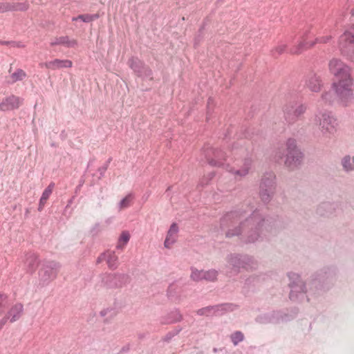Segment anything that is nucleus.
Segmentation results:
<instances>
[{
    "label": "nucleus",
    "instance_id": "obj_44",
    "mask_svg": "<svg viewBox=\"0 0 354 354\" xmlns=\"http://www.w3.org/2000/svg\"><path fill=\"white\" fill-rule=\"evenodd\" d=\"M122 276L120 274H109L106 277V281H115L116 279L120 278Z\"/></svg>",
    "mask_w": 354,
    "mask_h": 354
},
{
    "label": "nucleus",
    "instance_id": "obj_2",
    "mask_svg": "<svg viewBox=\"0 0 354 354\" xmlns=\"http://www.w3.org/2000/svg\"><path fill=\"white\" fill-rule=\"evenodd\" d=\"M330 72L335 76L333 88L343 106H347L353 99V82L350 68L340 59L334 58L328 64Z\"/></svg>",
    "mask_w": 354,
    "mask_h": 354
},
{
    "label": "nucleus",
    "instance_id": "obj_11",
    "mask_svg": "<svg viewBox=\"0 0 354 354\" xmlns=\"http://www.w3.org/2000/svg\"><path fill=\"white\" fill-rule=\"evenodd\" d=\"M228 263L234 269L239 270L240 268L246 270L254 268L252 259L248 256H241L239 254H230L227 257Z\"/></svg>",
    "mask_w": 354,
    "mask_h": 354
},
{
    "label": "nucleus",
    "instance_id": "obj_35",
    "mask_svg": "<svg viewBox=\"0 0 354 354\" xmlns=\"http://www.w3.org/2000/svg\"><path fill=\"white\" fill-rule=\"evenodd\" d=\"M204 270H198L196 268H192V273L190 278L194 281H199L203 280Z\"/></svg>",
    "mask_w": 354,
    "mask_h": 354
},
{
    "label": "nucleus",
    "instance_id": "obj_17",
    "mask_svg": "<svg viewBox=\"0 0 354 354\" xmlns=\"http://www.w3.org/2000/svg\"><path fill=\"white\" fill-rule=\"evenodd\" d=\"M306 86L313 92H319L322 87V80L316 74L311 73L306 77Z\"/></svg>",
    "mask_w": 354,
    "mask_h": 354
},
{
    "label": "nucleus",
    "instance_id": "obj_53",
    "mask_svg": "<svg viewBox=\"0 0 354 354\" xmlns=\"http://www.w3.org/2000/svg\"><path fill=\"white\" fill-rule=\"evenodd\" d=\"M217 351V349L216 348H214V352H216Z\"/></svg>",
    "mask_w": 354,
    "mask_h": 354
},
{
    "label": "nucleus",
    "instance_id": "obj_20",
    "mask_svg": "<svg viewBox=\"0 0 354 354\" xmlns=\"http://www.w3.org/2000/svg\"><path fill=\"white\" fill-rule=\"evenodd\" d=\"M183 316L179 310L176 309L170 312L166 317H162L160 322L162 324H170L182 320Z\"/></svg>",
    "mask_w": 354,
    "mask_h": 354
},
{
    "label": "nucleus",
    "instance_id": "obj_13",
    "mask_svg": "<svg viewBox=\"0 0 354 354\" xmlns=\"http://www.w3.org/2000/svg\"><path fill=\"white\" fill-rule=\"evenodd\" d=\"M24 313V306L21 303L14 304L6 313L4 317H2L7 323H14L18 321L22 316Z\"/></svg>",
    "mask_w": 354,
    "mask_h": 354
},
{
    "label": "nucleus",
    "instance_id": "obj_31",
    "mask_svg": "<svg viewBox=\"0 0 354 354\" xmlns=\"http://www.w3.org/2000/svg\"><path fill=\"white\" fill-rule=\"evenodd\" d=\"M134 199V195L132 193L127 194L123 199L118 203L119 210H122L131 206L133 200Z\"/></svg>",
    "mask_w": 354,
    "mask_h": 354
},
{
    "label": "nucleus",
    "instance_id": "obj_47",
    "mask_svg": "<svg viewBox=\"0 0 354 354\" xmlns=\"http://www.w3.org/2000/svg\"><path fill=\"white\" fill-rule=\"evenodd\" d=\"M7 2L0 3V12H8Z\"/></svg>",
    "mask_w": 354,
    "mask_h": 354
},
{
    "label": "nucleus",
    "instance_id": "obj_33",
    "mask_svg": "<svg viewBox=\"0 0 354 354\" xmlns=\"http://www.w3.org/2000/svg\"><path fill=\"white\" fill-rule=\"evenodd\" d=\"M129 239L130 234L129 232L123 231L120 234L116 248L118 249H122L129 242Z\"/></svg>",
    "mask_w": 354,
    "mask_h": 354
},
{
    "label": "nucleus",
    "instance_id": "obj_6",
    "mask_svg": "<svg viewBox=\"0 0 354 354\" xmlns=\"http://www.w3.org/2000/svg\"><path fill=\"white\" fill-rule=\"evenodd\" d=\"M276 190L275 175L273 172H266L261 178L259 185V196L261 201L269 203Z\"/></svg>",
    "mask_w": 354,
    "mask_h": 354
},
{
    "label": "nucleus",
    "instance_id": "obj_40",
    "mask_svg": "<svg viewBox=\"0 0 354 354\" xmlns=\"http://www.w3.org/2000/svg\"><path fill=\"white\" fill-rule=\"evenodd\" d=\"M214 173H209L207 176H204L200 181V185L203 186L208 184V183L214 178Z\"/></svg>",
    "mask_w": 354,
    "mask_h": 354
},
{
    "label": "nucleus",
    "instance_id": "obj_14",
    "mask_svg": "<svg viewBox=\"0 0 354 354\" xmlns=\"http://www.w3.org/2000/svg\"><path fill=\"white\" fill-rule=\"evenodd\" d=\"M23 99L21 97L11 95L0 103V110L3 111H8L18 109L22 104Z\"/></svg>",
    "mask_w": 354,
    "mask_h": 354
},
{
    "label": "nucleus",
    "instance_id": "obj_38",
    "mask_svg": "<svg viewBox=\"0 0 354 354\" xmlns=\"http://www.w3.org/2000/svg\"><path fill=\"white\" fill-rule=\"evenodd\" d=\"M231 340L234 346H236L239 342L244 339V335L241 331H236L230 336Z\"/></svg>",
    "mask_w": 354,
    "mask_h": 354
},
{
    "label": "nucleus",
    "instance_id": "obj_10",
    "mask_svg": "<svg viewBox=\"0 0 354 354\" xmlns=\"http://www.w3.org/2000/svg\"><path fill=\"white\" fill-rule=\"evenodd\" d=\"M59 268L60 264L58 262L54 261L46 262L39 272L40 279L44 282L53 280L57 277Z\"/></svg>",
    "mask_w": 354,
    "mask_h": 354
},
{
    "label": "nucleus",
    "instance_id": "obj_29",
    "mask_svg": "<svg viewBox=\"0 0 354 354\" xmlns=\"http://www.w3.org/2000/svg\"><path fill=\"white\" fill-rule=\"evenodd\" d=\"M26 76V73L24 70L18 68L15 72L10 75L8 83L13 84L18 81H21L25 79Z\"/></svg>",
    "mask_w": 354,
    "mask_h": 354
},
{
    "label": "nucleus",
    "instance_id": "obj_46",
    "mask_svg": "<svg viewBox=\"0 0 354 354\" xmlns=\"http://www.w3.org/2000/svg\"><path fill=\"white\" fill-rule=\"evenodd\" d=\"M304 36H305V43L307 44V45H306V47H308V49L313 48L315 44H317V42H316V39L313 41L308 42L306 41V39H307L306 36V35H304Z\"/></svg>",
    "mask_w": 354,
    "mask_h": 354
},
{
    "label": "nucleus",
    "instance_id": "obj_52",
    "mask_svg": "<svg viewBox=\"0 0 354 354\" xmlns=\"http://www.w3.org/2000/svg\"><path fill=\"white\" fill-rule=\"evenodd\" d=\"M11 70H12V66H10L9 70H8V72L10 73H11Z\"/></svg>",
    "mask_w": 354,
    "mask_h": 354
},
{
    "label": "nucleus",
    "instance_id": "obj_23",
    "mask_svg": "<svg viewBox=\"0 0 354 354\" xmlns=\"http://www.w3.org/2000/svg\"><path fill=\"white\" fill-rule=\"evenodd\" d=\"M335 210V205L330 203H324L317 208V214L320 216H330Z\"/></svg>",
    "mask_w": 354,
    "mask_h": 354
},
{
    "label": "nucleus",
    "instance_id": "obj_41",
    "mask_svg": "<svg viewBox=\"0 0 354 354\" xmlns=\"http://www.w3.org/2000/svg\"><path fill=\"white\" fill-rule=\"evenodd\" d=\"M180 330H178L175 332H169L166 335L162 337V341L168 342H169L175 335H176L179 333Z\"/></svg>",
    "mask_w": 354,
    "mask_h": 354
},
{
    "label": "nucleus",
    "instance_id": "obj_21",
    "mask_svg": "<svg viewBox=\"0 0 354 354\" xmlns=\"http://www.w3.org/2000/svg\"><path fill=\"white\" fill-rule=\"evenodd\" d=\"M52 46L57 45H64L68 48L74 47L77 45V41L75 39H70L68 36H63L55 38L51 42Z\"/></svg>",
    "mask_w": 354,
    "mask_h": 354
},
{
    "label": "nucleus",
    "instance_id": "obj_22",
    "mask_svg": "<svg viewBox=\"0 0 354 354\" xmlns=\"http://www.w3.org/2000/svg\"><path fill=\"white\" fill-rule=\"evenodd\" d=\"M345 43V46L347 44H354V26H351L346 30L339 38L340 45Z\"/></svg>",
    "mask_w": 354,
    "mask_h": 354
},
{
    "label": "nucleus",
    "instance_id": "obj_9",
    "mask_svg": "<svg viewBox=\"0 0 354 354\" xmlns=\"http://www.w3.org/2000/svg\"><path fill=\"white\" fill-rule=\"evenodd\" d=\"M128 65L138 77L152 79V71L138 58L131 57L128 61Z\"/></svg>",
    "mask_w": 354,
    "mask_h": 354
},
{
    "label": "nucleus",
    "instance_id": "obj_12",
    "mask_svg": "<svg viewBox=\"0 0 354 354\" xmlns=\"http://www.w3.org/2000/svg\"><path fill=\"white\" fill-rule=\"evenodd\" d=\"M234 310V306L230 304H224L216 306H209L205 308H202L198 309L196 311V313L198 315H205V316H211V315H219V312L223 313L226 311H232Z\"/></svg>",
    "mask_w": 354,
    "mask_h": 354
},
{
    "label": "nucleus",
    "instance_id": "obj_3",
    "mask_svg": "<svg viewBox=\"0 0 354 354\" xmlns=\"http://www.w3.org/2000/svg\"><path fill=\"white\" fill-rule=\"evenodd\" d=\"M274 158L279 163L283 162L287 168L293 170L301 164L304 154L297 147L296 140L288 138L284 146L275 151Z\"/></svg>",
    "mask_w": 354,
    "mask_h": 354
},
{
    "label": "nucleus",
    "instance_id": "obj_39",
    "mask_svg": "<svg viewBox=\"0 0 354 354\" xmlns=\"http://www.w3.org/2000/svg\"><path fill=\"white\" fill-rule=\"evenodd\" d=\"M55 187L54 183H51L49 184V185L44 189V191L42 193L41 199L42 201H46L48 199L50 196L51 195L53 188Z\"/></svg>",
    "mask_w": 354,
    "mask_h": 354
},
{
    "label": "nucleus",
    "instance_id": "obj_5",
    "mask_svg": "<svg viewBox=\"0 0 354 354\" xmlns=\"http://www.w3.org/2000/svg\"><path fill=\"white\" fill-rule=\"evenodd\" d=\"M313 122L324 136H328L336 131L337 119L331 112L327 111L318 112L315 115Z\"/></svg>",
    "mask_w": 354,
    "mask_h": 354
},
{
    "label": "nucleus",
    "instance_id": "obj_18",
    "mask_svg": "<svg viewBox=\"0 0 354 354\" xmlns=\"http://www.w3.org/2000/svg\"><path fill=\"white\" fill-rule=\"evenodd\" d=\"M178 232V227L176 223L171 225L164 242V246L166 248H170L176 241V236Z\"/></svg>",
    "mask_w": 354,
    "mask_h": 354
},
{
    "label": "nucleus",
    "instance_id": "obj_7",
    "mask_svg": "<svg viewBox=\"0 0 354 354\" xmlns=\"http://www.w3.org/2000/svg\"><path fill=\"white\" fill-rule=\"evenodd\" d=\"M306 106L300 104H288L284 106V118L287 122L293 124L306 112Z\"/></svg>",
    "mask_w": 354,
    "mask_h": 354
},
{
    "label": "nucleus",
    "instance_id": "obj_36",
    "mask_svg": "<svg viewBox=\"0 0 354 354\" xmlns=\"http://www.w3.org/2000/svg\"><path fill=\"white\" fill-rule=\"evenodd\" d=\"M8 306V296L6 294L0 293V316L4 313Z\"/></svg>",
    "mask_w": 354,
    "mask_h": 354
},
{
    "label": "nucleus",
    "instance_id": "obj_16",
    "mask_svg": "<svg viewBox=\"0 0 354 354\" xmlns=\"http://www.w3.org/2000/svg\"><path fill=\"white\" fill-rule=\"evenodd\" d=\"M40 66L51 70H57L64 68H71L73 62L69 59H55L54 60L41 64Z\"/></svg>",
    "mask_w": 354,
    "mask_h": 354
},
{
    "label": "nucleus",
    "instance_id": "obj_1",
    "mask_svg": "<svg viewBox=\"0 0 354 354\" xmlns=\"http://www.w3.org/2000/svg\"><path fill=\"white\" fill-rule=\"evenodd\" d=\"M265 218L259 210L252 211V208L248 209L239 208L227 212L221 220V226L223 229L228 227L225 232L227 238L245 234L246 243H254L259 238V231L264 227L267 229Z\"/></svg>",
    "mask_w": 354,
    "mask_h": 354
},
{
    "label": "nucleus",
    "instance_id": "obj_49",
    "mask_svg": "<svg viewBox=\"0 0 354 354\" xmlns=\"http://www.w3.org/2000/svg\"><path fill=\"white\" fill-rule=\"evenodd\" d=\"M213 100L212 98H209L208 102H207V106L209 107L210 104L212 102Z\"/></svg>",
    "mask_w": 354,
    "mask_h": 354
},
{
    "label": "nucleus",
    "instance_id": "obj_30",
    "mask_svg": "<svg viewBox=\"0 0 354 354\" xmlns=\"http://www.w3.org/2000/svg\"><path fill=\"white\" fill-rule=\"evenodd\" d=\"M286 52H288V45L281 42L270 50V54L272 57H277Z\"/></svg>",
    "mask_w": 354,
    "mask_h": 354
},
{
    "label": "nucleus",
    "instance_id": "obj_27",
    "mask_svg": "<svg viewBox=\"0 0 354 354\" xmlns=\"http://www.w3.org/2000/svg\"><path fill=\"white\" fill-rule=\"evenodd\" d=\"M344 171L346 172L354 171V156H345L341 161Z\"/></svg>",
    "mask_w": 354,
    "mask_h": 354
},
{
    "label": "nucleus",
    "instance_id": "obj_45",
    "mask_svg": "<svg viewBox=\"0 0 354 354\" xmlns=\"http://www.w3.org/2000/svg\"><path fill=\"white\" fill-rule=\"evenodd\" d=\"M106 252L104 253L101 254L97 259L96 263L97 264L100 263L103 261H106Z\"/></svg>",
    "mask_w": 354,
    "mask_h": 354
},
{
    "label": "nucleus",
    "instance_id": "obj_8",
    "mask_svg": "<svg viewBox=\"0 0 354 354\" xmlns=\"http://www.w3.org/2000/svg\"><path fill=\"white\" fill-rule=\"evenodd\" d=\"M290 279L289 286L290 287V292L289 297L291 300L295 301L298 298V295H303L306 292V286L304 283L301 280L300 277L295 273H289Z\"/></svg>",
    "mask_w": 354,
    "mask_h": 354
},
{
    "label": "nucleus",
    "instance_id": "obj_24",
    "mask_svg": "<svg viewBox=\"0 0 354 354\" xmlns=\"http://www.w3.org/2000/svg\"><path fill=\"white\" fill-rule=\"evenodd\" d=\"M307 44L305 43V36L301 37V40L297 45L293 46L288 50V53L291 55H299L304 50H308V47H306Z\"/></svg>",
    "mask_w": 354,
    "mask_h": 354
},
{
    "label": "nucleus",
    "instance_id": "obj_4",
    "mask_svg": "<svg viewBox=\"0 0 354 354\" xmlns=\"http://www.w3.org/2000/svg\"><path fill=\"white\" fill-rule=\"evenodd\" d=\"M214 158L209 160V163L213 166L225 167L226 169L233 174L235 177H244L247 176L252 167V160L251 158H245L243 167L241 169H235L230 167L228 164H225L222 160H225V153L221 150L215 149L213 151Z\"/></svg>",
    "mask_w": 354,
    "mask_h": 354
},
{
    "label": "nucleus",
    "instance_id": "obj_25",
    "mask_svg": "<svg viewBox=\"0 0 354 354\" xmlns=\"http://www.w3.org/2000/svg\"><path fill=\"white\" fill-rule=\"evenodd\" d=\"M117 315L116 310L111 307H109L104 309H102L100 312V317L104 318V323H109L111 320H112Z\"/></svg>",
    "mask_w": 354,
    "mask_h": 354
},
{
    "label": "nucleus",
    "instance_id": "obj_51",
    "mask_svg": "<svg viewBox=\"0 0 354 354\" xmlns=\"http://www.w3.org/2000/svg\"><path fill=\"white\" fill-rule=\"evenodd\" d=\"M108 286H109V287H113V286H117V284H116V283H115V284H114V285L109 284Z\"/></svg>",
    "mask_w": 354,
    "mask_h": 354
},
{
    "label": "nucleus",
    "instance_id": "obj_26",
    "mask_svg": "<svg viewBox=\"0 0 354 354\" xmlns=\"http://www.w3.org/2000/svg\"><path fill=\"white\" fill-rule=\"evenodd\" d=\"M106 263L108 267L111 270H115L118 266V257L115 254V252L107 251L106 252Z\"/></svg>",
    "mask_w": 354,
    "mask_h": 354
},
{
    "label": "nucleus",
    "instance_id": "obj_34",
    "mask_svg": "<svg viewBox=\"0 0 354 354\" xmlns=\"http://www.w3.org/2000/svg\"><path fill=\"white\" fill-rule=\"evenodd\" d=\"M218 276V271L214 269L209 270H204L203 280L208 281H214L216 280Z\"/></svg>",
    "mask_w": 354,
    "mask_h": 354
},
{
    "label": "nucleus",
    "instance_id": "obj_43",
    "mask_svg": "<svg viewBox=\"0 0 354 354\" xmlns=\"http://www.w3.org/2000/svg\"><path fill=\"white\" fill-rule=\"evenodd\" d=\"M110 161L109 160L106 163H105L103 166L100 167L98 170H97V172L99 173L100 176H99V178H102V176H104V173L105 171H106L107 168H108V166H109V164Z\"/></svg>",
    "mask_w": 354,
    "mask_h": 354
},
{
    "label": "nucleus",
    "instance_id": "obj_28",
    "mask_svg": "<svg viewBox=\"0 0 354 354\" xmlns=\"http://www.w3.org/2000/svg\"><path fill=\"white\" fill-rule=\"evenodd\" d=\"M6 6L8 11H26L29 8V4L26 2L24 3H8L7 2Z\"/></svg>",
    "mask_w": 354,
    "mask_h": 354
},
{
    "label": "nucleus",
    "instance_id": "obj_32",
    "mask_svg": "<svg viewBox=\"0 0 354 354\" xmlns=\"http://www.w3.org/2000/svg\"><path fill=\"white\" fill-rule=\"evenodd\" d=\"M100 15L97 13L94 15H80L77 17H73L72 21H75L78 19H80L84 22L88 23L98 19Z\"/></svg>",
    "mask_w": 354,
    "mask_h": 354
},
{
    "label": "nucleus",
    "instance_id": "obj_37",
    "mask_svg": "<svg viewBox=\"0 0 354 354\" xmlns=\"http://www.w3.org/2000/svg\"><path fill=\"white\" fill-rule=\"evenodd\" d=\"M322 99L325 104H331L335 100V95L331 91L324 92L322 95Z\"/></svg>",
    "mask_w": 354,
    "mask_h": 354
},
{
    "label": "nucleus",
    "instance_id": "obj_42",
    "mask_svg": "<svg viewBox=\"0 0 354 354\" xmlns=\"http://www.w3.org/2000/svg\"><path fill=\"white\" fill-rule=\"evenodd\" d=\"M331 38L332 37L330 35L319 37L316 38V42H317V44H326Z\"/></svg>",
    "mask_w": 354,
    "mask_h": 354
},
{
    "label": "nucleus",
    "instance_id": "obj_15",
    "mask_svg": "<svg viewBox=\"0 0 354 354\" xmlns=\"http://www.w3.org/2000/svg\"><path fill=\"white\" fill-rule=\"evenodd\" d=\"M183 292V286L177 283H171L167 291L168 297L175 302H180L182 300Z\"/></svg>",
    "mask_w": 354,
    "mask_h": 354
},
{
    "label": "nucleus",
    "instance_id": "obj_50",
    "mask_svg": "<svg viewBox=\"0 0 354 354\" xmlns=\"http://www.w3.org/2000/svg\"><path fill=\"white\" fill-rule=\"evenodd\" d=\"M8 43V41H0V44L3 45H7Z\"/></svg>",
    "mask_w": 354,
    "mask_h": 354
},
{
    "label": "nucleus",
    "instance_id": "obj_19",
    "mask_svg": "<svg viewBox=\"0 0 354 354\" xmlns=\"http://www.w3.org/2000/svg\"><path fill=\"white\" fill-rule=\"evenodd\" d=\"M25 264L29 272H34L39 265L38 256L34 253L27 254Z\"/></svg>",
    "mask_w": 354,
    "mask_h": 354
},
{
    "label": "nucleus",
    "instance_id": "obj_48",
    "mask_svg": "<svg viewBox=\"0 0 354 354\" xmlns=\"http://www.w3.org/2000/svg\"><path fill=\"white\" fill-rule=\"evenodd\" d=\"M46 203V201H42V200L40 198V200H39V207H38V210H39V212H41V211L43 209V208H44V205H45Z\"/></svg>",
    "mask_w": 354,
    "mask_h": 354
}]
</instances>
